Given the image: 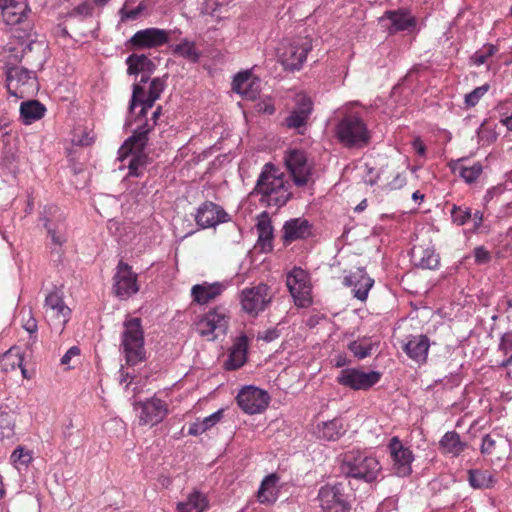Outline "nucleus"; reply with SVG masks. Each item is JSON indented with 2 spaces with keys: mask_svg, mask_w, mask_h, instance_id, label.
Returning <instances> with one entry per match:
<instances>
[{
  "mask_svg": "<svg viewBox=\"0 0 512 512\" xmlns=\"http://www.w3.org/2000/svg\"><path fill=\"white\" fill-rule=\"evenodd\" d=\"M271 288L263 283L245 288L240 295V303L244 312L257 316L263 312L273 299Z\"/></svg>",
  "mask_w": 512,
  "mask_h": 512,
  "instance_id": "obj_8",
  "label": "nucleus"
},
{
  "mask_svg": "<svg viewBox=\"0 0 512 512\" xmlns=\"http://www.w3.org/2000/svg\"><path fill=\"white\" fill-rule=\"evenodd\" d=\"M168 32L159 28H146L137 31L129 40L135 49H151L168 42Z\"/></svg>",
  "mask_w": 512,
  "mask_h": 512,
  "instance_id": "obj_22",
  "label": "nucleus"
},
{
  "mask_svg": "<svg viewBox=\"0 0 512 512\" xmlns=\"http://www.w3.org/2000/svg\"><path fill=\"white\" fill-rule=\"evenodd\" d=\"M15 421L8 412H0V440L11 439L14 435Z\"/></svg>",
  "mask_w": 512,
  "mask_h": 512,
  "instance_id": "obj_44",
  "label": "nucleus"
},
{
  "mask_svg": "<svg viewBox=\"0 0 512 512\" xmlns=\"http://www.w3.org/2000/svg\"><path fill=\"white\" fill-rule=\"evenodd\" d=\"M238 406L247 414L253 415L263 412L270 401L268 393L254 386L242 388L237 397Z\"/></svg>",
  "mask_w": 512,
  "mask_h": 512,
  "instance_id": "obj_15",
  "label": "nucleus"
},
{
  "mask_svg": "<svg viewBox=\"0 0 512 512\" xmlns=\"http://www.w3.org/2000/svg\"><path fill=\"white\" fill-rule=\"evenodd\" d=\"M282 233L284 244H290L296 240L310 237L312 235V225L303 217L292 218L283 224Z\"/></svg>",
  "mask_w": 512,
  "mask_h": 512,
  "instance_id": "obj_24",
  "label": "nucleus"
},
{
  "mask_svg": "<svg viewBox=\"0 0 512 512\" xmlns=\"http://www.w3.org/2000/svg\"><path fill=\"white\" fill-rule=\"evenodd\" d=\"M23 328L30 334L32 337L33 334L37 332V321L36 319L31 315V313H28V319L23 324Z\"/></svg>",
  "mask_w": 512,
  "mask_h": 512,
  "instance_id": "obj_57",
  "label": "nucleus"
},
{
  "mask_svg": "<svg viewBox=\"0 0 512 512\" xmlns=\"http://www.w3.org/2000/svg\"><path fill=\"white\" fill-rule=\"evenodd\" d=\"M165 87L166 81L160 77L152 79L147 94L141 84H134L129 103V113L132 114L136 106H141L139 113L136 115V120H140L154 106L155 101L160 98Z\"/></svg>",
  "mask_w": 512,
  "mask_h": 512,
  "instance_id": "obj_5",
  "label": "nucleus"
},
{
  "mask_svg": "<svg viewBox=\"0 0 512 512\" xmlns=\"http://www.w3.org/2000/svg\"><path fill=\"white\" fill-rule=\"evenodd\" d=\"M10 459L14 465L27 466L32 460V454L24 447L19 446L12 452Z\"/></svg>",
  "mask_w": 512,
  "mask_h": 512,
  "instance_id": "obj_48",
  "label": "nucleus"
},
{
  "mask_svg": "<svg viewBox=\"0 0 512 512\" xmlns=\"http://www.w3.org/2000/svg\"><path fill=\"white\" fill-rule=\"evenodd\" d=\"M406 185V177L402 173H397L392 181L387 184L388 189L398 190Z\"/></svg>",
  "mask_w": 512,
  "mask_h": 512,
  "instance_id": "obj_55",
  "label": "nucleus"
},
{
  "mask_svg": "<svg viewBox=\"0 0 512 512\" xmlns=\"http://www.w3.org/2000/svg\"><path fill=\"white\" fill-rule=\"evenodd\" d=\"M256 230L258 233L257 246L262 252H270L273 249L272 240L274 228L268 212L263 211L257 217Z\"/></svg>",
  "mask_w": 512,
  "mask_h": 512,
  "instance_id": "obj_27",
  "label": "nucleus"
},
{
  "mask_svg": "<svg viewBox=\"0 0 512 512\" xmlns=\"http://www.w3.org/2000/svg\"><path fill=\"white\" fill-rule=\"evenodd\" d=\"M490 89L489 84H484L482 86L476 87L470 93L465 95V104L467 107H474L478 104L480 99L488 92Z\"/></svg>",
  "mask_w": 512,
  "mask_h": 512,
  "instance_id": "obj_47",
  "label": "nucleus"
},
{
  "mask_svg": "<svg viewBox=\"0 0 512 512\" xmlns=\"http://www.w3.org/2000/svg\"><path fill=\"white\" fill-rule=\"evenodd\" d=\"M80 355V349L77 347V346H72L70 347L67 352L62 356L61 358V364L62 365H65V366H68L69 367V364H70V361L73 357H76V356H79Z\"/></svg>",
  "mask_w": 512,
  "mask_h": 512,
  "instance_id": "obj_56",
  "label": "nucleus"
},
{
  "mask_svg": "<svg viewBox=\"0 0 512 512\" xmlns=\"http://www.w3.org/2000/svg\"><path fill=\"white\" fill-rule=\"evenodd\" d=\"M495 444L496 441L489 434L484 435L480 447L481 453L491 454L494 451Z\"/></svg>",
  "mask_w": 512,
  "mask_h": 512,
  "instance_id": "obj_54",
  "label": "nucleus"
},
{
  "mask_svg": "<svg viewBox=\"0 0 512 512\" xmlns=\"http://www.w3.org/2000/svg\"><path fill=\"white\" fill-rule=\"evenodd\" d=\"M113 280V291L120 299H128L139 291L137 274L123 261L118 263Z\"/></svg>",
  "mask_w": 512,
  "mask_h": 512,
  "instance_id": "obj_14",
  "label": "nucleus"
},
{
  "mask_svg": "<svg viewBox=\"0 0 512 512\" xmlns=\"http://www.w3.org/2000/svg\"><path fill=\"white\" fill-rule=\"evenodd\" d=\"M311 50V42L307 38L283 41L278 47V59L284 69L299 70Z\"/></svg>",
  "mask_w": 512,
  "mask_h": 512,
  "instance_id": "obj_6",
  "label": "nucleus"
},
{
  "mask_svg": "<svg viewBox=\"0 0 512 512\" xmlns=\"http://www.w3.org/2000/svg\"><path fill=\"white\" fill-rule=\"evenodd\" d=\"M28 4L26 0H0V13L8 25L20 23L26 16Z\"/></svg>",
  "mask_w": 512,
  "mask_h": 512,
  "instance_id": "obj_26",
  "label": "nucleus"
},
{
  "mask_svg": "<svg viewBox=\"0 0 512 512\" xmlns=\"http://www.w3.org/2000/svg\"><path fill=\"white\" fill-rule=\"evenodd\" d=\"M470 219H472L474 223V228L478 229L483 222V213L481 211H476Z\"/></svg>",
  "mask_w": 512,
  "mask_h": 512,
  "instance_id": "obj_62",
  "label": "nucleus"
},
{
  "mask_svg": "<svg viewBox=\"0 0 512 512\" xmlns=\"http://www.w3.org/2000/svg\"><path fill=\"white\" fill-rule=\"evenodd\" d=\"M280 336V331L276 327L269 328L264 332H259L257 335L258 340L265 342H272Z\"/></svg>",
  "mask_w": 512,
  "mask_h": 512,
  "instance_id": "obj_53",
  "label": "nucleus"
},
{
  "mask_svg": "<svg viewBox=\"0 0 512 512\" xmlns=\"http://www.w3.org/2000/svg\"><path fill=\"white\" fill-rule=\"evenodd\" d=\"M413 148L414 150L416 151V153L420 156H425L426 154V147L424 145V143L422 142V140L417 137L414 139L413 143Z\"/></svg>",
  "mask_w": 512,
  "mask_h": 512,
  "instance_id": "obj_61",
  "label": "nucleus"
},
{
  "mask_svg": "<svg viewBox=\"0 0 512 512\" xmlns=\"http://www.w3.org/2000/svg\"><path fill=\"white\" fill-rule=\"evenodd\" d=\"M483 171L482 165L477 162L474 163L472 166H461L459 167V175L464 179L466 183H473L475 182L479 176L481 175Z\"/></svg>",
  "mask_w": 512,
  "mask_h": 512,
  "instance_id": "obj_45",
  "label": "nucleus"
},
{
  "mask_svg": "<svg viewBox=\"0 0 512 512\" xmlns=\"http://www.w3.org/2000/svg\"><path fill=\"white\" fill-rule=\"evenodd\" d=\"M416 265L423 269H435L439 265V256L430 249H419L413 252Z\"/></svg>",
  "mask_w": 512,
  "mask_h": 512,
  "instance_id": "obj_41",
  "label": "nucleus"
},
{
  "mask_svg": "<svg viewBox=\"0 0 512 512\" xmlns=\"http://www.w3.org/2000/svg\"><path fill=\"white\" fill-rule=\"evenodd\" d=\"M451 217L455 224L462 226L472 217V213L469 208H462L454 205L451 209Z\"/></svg>",
  "mask_w": 512,
  "mask_h": 512,
  "instance_id": "obj_49",
  "label": "nucleus"
},
{
  "mask_svg": "<svg viewBox=\"0 0 512 512\" xmlns=\"http://www.w3.org/2000/svg\"><path fill=\"white\" fill-rule=\"evenodd\" d=\"M468 482L474 489H489L496 480L487 470L471 469L468 471Z\"/></svg>",
  "mask_w": 512,
  "mask_h": 512,
  "instance_id": "obj_40",
  "label": "nucleus"
},
{
  "mask_svg": "<svg viewBox=\"0 0 512 512\" xmlns=\"http://www.w3.org/2000/svg\"><path fill=\"white\" fill-rule=\"evenodd\" d=\"M383 18L391 21L392 32L410 30L416 26L415 19L403 10L387 11Z\"/></svg>",
  "mask_w": 512,
  "mask_h": 512,
  "instance_id": "obj_37",
  "label": "nucleus"
},
{
  "mask_svg": "<svg viewBox=\"0 0 512 512\" xmlns=\"http://www.w3.org/2000/svg\"><path fill=\"white\" fill-rule=\"evenodd\" d=\"M222 415L223 410H218L200 421L202 422L203 427H205V430L207 431L213 426H215L221 420Z\"/></svg>",
  "mask_w": 512,
  "mask_h": 512,
  "instance_id": "obj_52",
  "label": "nucleus"
},
{
  "mask_svg": "<svg viewBox=\"0 0 512 512\" xmlns=\"http://www.w3.org/2000/svg\"><path fill=\"white\" fill-rule=\"evenodd\" d=\"M45 223L44 226L51 242L56 247H62L67 241V224L62 213H59L57 207H49L45 210Z\"/></svg>",
  "mask_w": 512,
  "mask_h": 512,
  "instance_id": "obj_19",
  "label": "nucleus"
},
{
  "mask_svg": "<svg viewBox=\"0 0 512 512\" xmlns=\"http://www.w3.org/2000/svg\"><path fill=\"white\" fill-rule=\"evenodd\" d=\"M253 193L260 195L261 204L277 208L284 206L292 196L289 182L272 163L263 166Z\"/></svg>",
  "mask_w": 512,
  "mask_h": 512,
  "instance_id": "obj_1",
  "label": "nucleus"
},
{
  "mask_svg": "<svg viewBox=\"0 0 512 512\" xmlns=\"http://www.w3.org/2000/svg\"><path fill=\"white\" fill-rule=\"evenodd\" d=\"M208 496L197 488H194L184 501L178 502L176 512H205L209 509Z\"/></svg>",
  "mask_w": 512,
  "mask_h": 512,
  "instance_id": "obj_30",
  "label": "nucleus"
},
{
  "mask_svg": "<svg viewBox=\"0 0 512 512\" xmlns=\"http://www.w3.org/2000/svg\"><path fill=\"white\" fill-rule=\"evenodd\" d=\"M225 288L226 286L223 283L215 282L209 284L204 282L192 287L191 296L194 302L203 305L218 297Z\"/></svg>",
  "mask_w": 512,
  "mask_h": 512,
  "instance_id": "obj_31",
  "label": "nucleus"
},
{
  "mask_svg": "<svg viewBox=\"0 0 512 512\" xmlns=\"http://www.w3.org/2000/svg\"><path fill=\"white\" fill-rule=\"evenodd\" d=\"M439 446L445 454L457 457L467 448V443L461 440L457 432L448 431L440 439Z\"/></svg>",
  "mask_w": 512,
  "mask_h": 512,
  "instance_id": "obj_36",
  "label": "nucleus"
},
{
  "mask_svg": "<svg viewBox=\"0 0 512 512\" xmlns=\"http://www.w3.org/2000/svg\"><path fill=\"white\" fill-rule=\"evenodd\" d=\"M195 221L199 227L205 229L229 221V215L221 206L206 201L197 209Z\"/></svg>",
  "mask_w": 512,
  "mask_h": 512,
  "instance_id": "obj_21",
  "label": "nucleus"
},
{
  "mask_svg": "<svg viewBox=\"0 0 512 512\" xmlns=\"http://www.w3.org/2000/svg\"><path fill=\"white\" fill-rule=\"evenodd\" d=\"M344 433L345 429L341 418H334L318 425V437L324 440L336 441Z\"/></svg>",
  "mask_w": 512,
  "mask_h": 512,
  "instance_id": "obj_38",
  "label": "nucleus"
},
{
  "mask_svg": "<svg viewBox=\"0 0 512 512\" xmlns=\"http://www.w3.org/2000/svg\"><path fill=\"white\" fill-rule=\"evenodd\" d=\"M128 66L127 72L129 75L148 73L150 74L155 69V64L144 54H132L126 59Z\"/></svg>",
  "mask_w": 512,
  "mask_h": 512,
  "instance_id": "obj_39",
  "label": "nucleus"
},
{
  "mask_svg": "<svg viewBox=\"0 0 512 512\" xmlns=\"http://www.w3.org/2000/svg\"><path fill=\"white\" fill-rule=\"evenodd\" d=\"M161 114L162 108L158 106L150 118H147L146 115L140 120H136L135 118L134 121L139 122V124L133 130V134L129 137V142L135 141L137 142L138 147H141L145 141H148V135L156 126L157 120Z\"/></svg>",
  "mask_w": 512,
  "mask_h": 512,
  "instance_id": "obj_28",
  "label": "nucleus"
},
{
  "mask_svg": "<svg viewBox=\"0 0 512 512\" xmlns=\"http://www.w3.org/2000/svg\"><path fill=\"white\" fill-rule=\"evenodd\" d=\"M143 8H144V6L140 4L137 8L128 11L126 13V17L129 19H136V17L143 10Z\"/></svg>",
  "mask_w": 512,
  "mask_h": 512,
  "instance_id": "obj_63",
  "label": "nucleus"
},
{
  "mask_svg": "<svg viewBox=\"0 0 512 512\" xmlns=\"http://www.w3.org/2000/svg\"><path fill=\"white\" fill-rule=\"evenodd\" d=\"M123 327L120 347L127 365L135 366L146 359L141 319L129 318L124 321Z\"/></svg>",
  "mask_w": 512,
  "mask_h": 512,
  "instance_id": "obj_4",
  "label": "nucleus"
},
{
  "mask_svg": "<svg viewBox=\"0 0 512 512\" xmlns=\"http://www.w3.org/2000/svg\"><path fill=\"white\" fill-rule=\"evenodd\" d=\"M19 111L21 122L30 125L45 115L46 107L38 100H27L21 103Z\"/></svg>",
  "mask_w": 512,
  "mask_h": 512,
  "instance_id": "obj_35",
  "label": "nucleus"
},
{
  "mask_svg": "<svg viewBox=\"0 0 512 512\" xmlns=\"http://www.w3.org/2000/svg\"><path fill=\"white\" fill-rule=\"evenodd\" d=\"M344 284L352 287L355 298L365 301L368 297L369 290L374 285V280L370 278L364 268H358L355 272L344 278Z\"/></svg>",
  "mask_w": 512,
  "mask_h": 512,
  "instance_id": "obj_25",
  "label": "nucleus"
},
{
  "mask_svg": "<svg viewBox=\"0 0 512 512\" xmlns=\"http://www.w3.org/2000/svg\"><path fill=\"white\" fill-rule=\"evenodd\" d=\"M382 374L378 371H364L361 368H345L342 369L336 381L339 385L348 387L352 390H369L376 385Z\"/></svg>",
  "mask_w": 512,
  "mask_h": 512,
  "instance_id": "obj_11",
  "label": "nucleus"
},
{
  "mask_svg": "<svg viewBox=\"0 0 512 512\" xmlns=\"http://www.w3.org/2000/svg\"><path fill=\"white\" fill-rule=\"evenodd\" d=\"M93 142L94 136L86 131H82L80 135L75 134L72 138V143L76 146H90Z\"/></svg>",
  "mask_w": 512,
  "mask_h": 512,
  "instance_id": "obj_50",
  "label": "nucleus"
},
{
  "mask_svg": "<svg viewBox=\"0 0 512 512\" xmlns=\"http://www.w3.org/2000/svg\"><path fill=\"white\" fill-rule=\"evenodd\" d=\"M248 338L246 335L239 336L233 344L229 357L224 367L226 370H236L242 367L247 360Z\"/></svg>",
  "mask_w": 512,
  "mask_h": 512,
  "instance_id": "obj_32",
  "label": "nucleus"
},
{
  "mask_svg": "<svg viewBox=\"0 0 512 512\" xmlns=\"http://www.w3.org/2000/svg\"><path fill=\"white\" fill-rule=\"evenodd\" d=\"M141 408L140 423L156 425L163 421L168 413L167 404L159 398H151L139 404Z\"/></svg>",
  "mask_w": 512,
  "mask_h": 512,
  "instance_id": "obj_23",
  "label": "nucleus"
},
{
  "mask_svg": "<svg viewBox=\"0 0 512 512\" xmlns=\"http://www.w3.org/2000/svg\"><path fill=\"white\" fill-rule=\"evenodd\" d=\"M232 89L248 99H255L259 94L258 82L251 78L249 71L239 72L235 75Z\"/></svg>",
  "mask_w": 512,
  "mask_h": 512,
  "instance_id": "obj_33",
  "label": "nucleus"
},
{
  "mask_svg": "<svg viewBox=\"0 0 512 512\" xmlns=\"http://www.w3.org/2000/svg\"><path fill=\"white\" fill-rule=\"evenodd\" d=\"M227 328L228 317L219 308L209 310L195 323L197 333L207 340H214L219 334L225 335Z\"/></svg>",
  "mask_w": 512,
  "mask_h": 512,
  "instance_id": "obj_12",
  "label": "nucleus"
},
{
  "mask_svg": "<svg viewBox=\"0 0 512 512\" xmlns=\"http://www.w3.org/2000/svg\"><path fill=\"white\" fill-rule=\"evenodd\" d=\"M148 141L138 147L137 142L132 141L129 142V138L123 143L120 147L118 154L119 159L124 161L125 159H129L128 161V169L129 175L134 177H139L143 174L146 169L148 163V156L144 152Z\"/></svg>",
  "mask_w": 512,
  "mask_h": 512,
  "instance_id": "obj_13",
  "label": "nucleus"
},
{
  "mask_svg": "<svg viewBox=\"0 0 512 512\" xmlns=\"http://www.w3.org/2000/svg\"><path fill=\"white\" fill-rule=\"evenodd\" d=\"M286 285L298 307H308L312 303L310 277L305 270L294 267L287 274Z\"/></svg>",
  "mask_w": 512,
  "mask_h": 512,
  "instance_id": "obj_10",
  "label": "nucleus"
},
{
  "mask_svg": "<svg viewBox=\"0 0 512 512\" xmlns=\"http://www.w3.org/2000/svg\"><path fill=\"white\" fill-rule=\"evenodd\" d=\"M204 432H206V430L205 427H203V424L200 420H197L196 422L192 423L188 429V434L193 436L200 435Z\"/></svg>",
  "mask_w": 512,
  "mask_h": 512,
  "instance_id": "obj_58",
  "label": "nucleus"
},
{
  "mask_svg": "<svg viewBox=\"0 0 512 512\" xmlns=\"http://www.w3.org/2000/svg\"><path fill=\"white\" fill-rule=\"evenodd\" d=\"M335 136L346 148H362L371 138L366 123L357 113H348L339 120Z\"/></svg>",
  "mask_w": 512,
  "mask_h": 512,
  "instance_id": "obj_3",
  "label": "nucleus"
},
{
  "mask_svg": "<svg viewBox=\"0 0 512 512\" xmlns=\"http://www.w3.org/2000/svg\"><path fill=\"white\" fill-rule=\"evenodd\" d=\"M284 161L295 185L305 186L310 177V166L305 153L300 150H290L286 153Z\"/></svg>",
  "mask_w": 512,
  "mask_h": 512,
  "instance_id": "obj_17",
  "label": "nucleus"
},
{
  "mask_svg": "<svg viewBox=\"0 0 512 512\" xmlns=\"http://www.w3.org/2000/svg\"><path fill=\"white\" fill-rule=\"evenodd\" d=\"M6 82L9 94L20 99L33 95L38 89L35 73L24 67H9Z\"/></svg>",
  "mask_w": 512,
  "mask_h": 512,
  "instance_id": "obj_7",
  "label": "nucleus"
},
{
  "mask_svg": "<svg viewBox=\"0 0 512 512\" xmlns=\"http://www.w3.org/2000/svg\"><path fill=\"white\" fill-rule=\"evenodd\" d=\"M498 51V48L493 44H487L484 45L482 49L476 51L472 57L471 61L473 64L477 66H481L486 63V61L492 57L496 52Z\"/></svg>",
  "mask_w": 512,
  "mask_h": 512,
  "instance_id": "obj_46",
  "label": "nucleus"
},
{
  "mask_svg": "<svg viewBox=\"0 0 512 512\" xmlns=\"http://www.w3.org/2000/svg\"><path fill=\"white\" fill-rule=\"evenodd\" d=\"M377 343H373L370 338L362 337L348 344L350 352L358 359H364L371 355L373 347Z\"/></svg>",
  "mask_w": 512,
  "mask_h": 512,
  "instance_id": "obj_42",
  "label": "nucleus"
},
{
  "mask_svg": "<svg viewBox=\"0 0 512 512\" xmlns=\"http://www.w3.org/2000/svg\"><path fill=\"white\" fill-rule=\"evenodd\" d=\"M320 505L324 512H349L350 504L341 484L325 485L318 493Z\"/></svg>",
  "mask_w": 512,
  "mask_h": 512,
  "instance_id": "obj_16",
  "label": "nucleus"
},
{
  "mask_svg": "<svg viewBox=\"0 0 512 512\" xmlns=\"http://www.w3.org/2000/svg\"><path fill=\"white\" fill-rule=\"evenodd\" d=\"M341 471L348 477L370 483L377 479L381 466L375 457L366 452L351 450L343 454Z\"/></svg>",
  "mask_w": 512,
  "mask_h": 512,
  "instance_id": "obj_2",
  "label": "nucleus"
},
{
  "mask_svg": "<svg viewBox=\"0 0 512 512\" xmlns=\"http://www.w3.org/2000/svg\"><path fill=\"white\" fill-rule=\"evenodd\" d=\"M173 53L177 54L190 62L196 63L200 58V53L195 47V43L188 41L187 39L182 40L179 44L173 46Z\"/></svg>",
  "mask_w": 512,
  "mask_h": 512,
  "instance_id": "obj_43",
  "label": "nucleus"
},
{
  "mask_svg": "<svg viewBox=\"0 0 512 512\" xmlns=\"http://www.w3.org/2000/svg\"><path fill=\"white\" fill-rule=\"evenodd\" d=\"M501 123L509 130L512 131V115L501 119Z\"/></svg>",
  "mask_w": 512,
  "mask_h": 512,
  "instance_id": "obj_64",
  "label": "nucleus"
},
{
  "mask_svg": "<svg viewBox=\"0 0 512 512\" xmlns=\"http://www.w3.org/2000/svg\"><path fill=\"white\" fill-rule=\"evenodd\" d=\"M313 111V102L306 95H298L296 107L285 118V125L290 129H296L299 134H304L307 121Z\"/></svg>",
  "mask_w": 512,
  "mask_h": 512,
  "instance_id": "obj_18",
  "label": "nucleus"
},
{
  "mask_svg": "<svg viewBox=\"0 0 512 512\" xmlns=\"http://www.w3.org/2000/svg\"><path fill=\"white\" fill-rule=\"evenodd\" d=\"M389 450L395 473L400 477L410 475L412 472L411 463L414 459L412 451L404 447L398 437H393L390 440Z\"/></svg>",
  "mask_w": 512,
  "mask_h": 512,
  "instance_id": "obj_20",
  "label": "nucleus"
},
{
  "mask_svg": "<svg viewBox=\"0 0 512 512\" xmlns=\"http://www.w3.org/2000/svg\"><path fill=\"white\" fill-rule=\"evenodd\" d=\"M365 169L367 171V174L364 176V182L371 186L376 184L379 176L373 174L374 168L370 167L368 164H365Z\"/></svg>",
  "mask_w": 512,
  "mask_h": 512,
  "instance_id": "obj_59",
  "label": "nucleus"
},
{
  "mask_svg": "<svg viewBox=\"0 0 512 512\" xmlns=\"http://www.w3.org/2000/svg\"><path fill=\"white\" fill-rule=\"evenodd\" d=\"M74 11L77 14L85 16V17L92 15V7L87 3H82V4L78 5Z\"/></svg>",
  "mask_w": 512,
  "mask_h": 512,
  "instance_id": "obj_60",
  "label": "nucleus"
},
{
  "mask_svg": "<svg viewBox=\"0 0 512 512\" xmlns=\"http://www.w3.org/2000/svg\"><path fill=\"white\" fill-rule=\"evenodd\" d=\"M430 347L429 338L426 335L411 336L404 344L403 350L407 356L417 363L426 362Z\"/></svg>",
  "mask_w": 512,
  "mask_h": 512,
  "instance_id": "obj_29",
  "label": "nucleus"
},
{
  "mask_svg": "<svg viewBox=\"0 0 512 512\" xmlns=\"http://www.w3.org/2000/svg\"><path fill=\"white\" fill-rule=\"evenodd\" d=\"M45 318L50 327L57 333H62L70 319L71 310L64 303L59 291L50 292L45 298Z\"/></svg>",
  "mask_w": 512,
  "mask_h": 512,
  "instance_id": "obj_9",
  "label": "nucleus"
},
{
  "mask_svg": "<svg viewBox=\"0 0 512 512\" xmlns=\"http://www.w3.org/2000/svg\"><path fill=\"white\" fill-rule=\"evenodd\" d=\"M279 477L275 474L267 475L261 482V485L257 492V500L261 504H272L278 498L277 483Z\"/></svg>",
  "mask_w": 512,
  "mask_h": 512,
  "instance_id": "obj_34",
  "label": "nucleus"
},
{
  "mask_svg": "<svg viewBox=\"0 0 512 512\" xmlns=\"http://www.w3.org/2000/svg\"><path fill=\"white\" fill-rule=\"evenodd\" d=\"M475 262L479 265L487 264L491 261V254L483 246L474 249Z\"/></svg>",
  "mask_w": 512,
  "mask_h": 512,
  "instance_id": "obj_51",
  "label": "nucleus"
}]
</instances>
